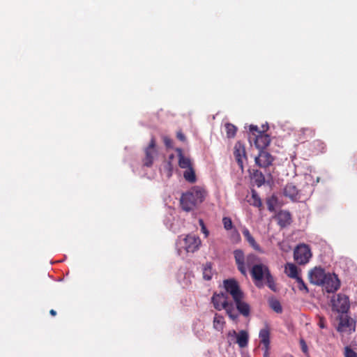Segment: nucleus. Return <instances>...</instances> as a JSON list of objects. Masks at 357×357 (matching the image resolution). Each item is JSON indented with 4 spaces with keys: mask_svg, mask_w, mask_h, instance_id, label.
I'll list each match as a JSON object with an SVG mask.
<instances>
[{
    "mask_svg": "<svg viewBox=\"0 0 357 357\" xmlns=\"http://www.w3.org/2000/svg\"><path fill=\"white\" fill-rule=\"evenodd\" d=\"M225 324L224 317L216 313L213 319L214 328L218 331H222L224 328Z\"/></svg>",
    "mask_w": 357,
    "mask_h": 357,
    "instance_id": "nucleus-23",
    "label": "nucleus"
},
{
    "mask_svg": "<svg viewBox=\"0 0 357 357\" xmlns=\"http://www.w3.org/2000/svg\"><path fill=\"white\" fill-rule=\"evenodd\" d=\"M274 158L264 150L259 151V155L255 157V164L261 168H266L272 165Z\"/></svg>",
    "mask_w": 357,
    "mask_h": 357,
    "instance_id": "nucleus-14",
    "label": "nucleus"
},
{
    "mask_svg": "<svg viewBox=\"0 0 357 357\" xmlns=\"http://www.w3.org/2000/svg\"><path fill=\"white\" fill-rule=\"evenodd\" d=\"M202 231L205 234L206 237H207L208 236L209 232H208V229H206V227H205L204 225H203V227L202 228Z\"/></svg>",
    "mask_w": 357,
    "mask_h": 357,
    "instance_id": "nucleus-43",
    "label": "nucleus"
},
{
    "mask_svg": "<svg viewBox=\"0 0 357 357\" xmlns=\"http://www.w3.org/2000/svg\"><path fill=\"white\" fill-rule=\"evenodd\" d=\"M155 139L152 137L149 146L145 149V157L143 159L144 165L146 167H151L153 163L154 156L156 155L157 151L155 149Z\"/></svg>",
    "mask_w": 357,
    "mask_h": 357,
    "instance_id": "nucleus-12",
    "label": "nucleus"
},
{
    "mask_svg": "<svg viewBox=\"0 0 357 357\" xmlns=\"http://www.w3.org/2000/svg\"><path fill=\"white\" fill-rule=\"evenodd\" d=\"M176 151L177 152L178 157V166L181 169H188L192 167L191 160L183 155V150L181 148H177Z\"/></svg>",
    "mask_w": 357,
    "mask_h": 357,
    "instance_id": "nucleus-19",
    "label": "nucleus"
},
{
    "mask_svg": "<svg viewBox=\"0 0 357 357\" xmlns=\"http://www.w3.org/2000/svg\"><path fill=\"white\" fill-rule=\"evenodd\" d=\"M312 256L310 246L304 243L298 245L294 250V259L299 265L307 264Z\"/></svg>",
    "mask_w": 357,
    "mask_h": 357,
    "instance_id": "nucleus-4",
    "label": "nucleus"
},
{
    "mask_svg": "<svg viewBox=\"0 0 357 357\" xmlns=\"http://www.w3.org/2000/svg\"><path fill=\"white\" fill-rule=\"evenodd\" d=\"M235 262L238 270L243 275H247V268H250V273L255 286L258 288L264 287L263 281L271 273L267 265L260 262V259L254 254H249L245 257L241 250L234 251Z\"/></svg>",
    "mask_w": 357,
    "mask_h": 357,
    "instance_id": "nucleus-1",
    "label": "nucleus"
},
{
    "mask_svg": "<svg viewBox=\"0 0 357 357\" xmlns=\"http://www.w3.org/2000/svg\"><path fill=\"white\" fill-rule=\"evenodd\" d=\"M163 142L167 147H171L172 145V139L168 137H164Z\"/></svg>",
    "mask_w": 357,
    "mask_h": 357,
    "instance_id": "nucleus-40",
    "label": "nucleus"
},
{
    "mask_svg": "<svg viewBox=\"0 0 357 357\" xmlns=\"http://www.w3.org/2000/svg\"><path fill=\"white\" fill-rule=\"evenodd\" d=\"M278 203V198L273 195L266 200V205L268 210L271 212H273L275 210V206Z\"/></svg>",
    "mask_w": 357,
    "mask_h": 357,
    "instance_id": "nucleus-31",
    "label": "nucleus"
},
{
    "mask_svg": "<svg viewBox=\"0 0 357 357\" xmlns=\"http://www.w3.org/2000/svg\"><path fill=\"white\" fill-rule=\"evenodd\" d=\"M234 155L239 167L243 169V160L247 159L245 145L238 141L234 147Z\"/></svg>",
    "mask_w": 357,
    "mask_h": 357,
    "instance_id": "nucleus-13",
    "label": "nucleus"
},
{
    "mask_svg": "<svg viewBox=\"0 0 357 357\" xmlns=\"http://www.w3.org/2000/svg\"><path fill=\"white\" fill-rule=\"evenodd\" d=\"M176 137H177L178 139H179L181 142H184L185 140V137L184 134L181 131L177 132Z\"/></svg>",
    "mask_w": 357,
    "mask_h": 357,
    "instance_id": "nucleus-41",
    "label": "nucleus"
},
{
    "mask_svg": "<svg viewBox=\"0 0 357 357\" xmlns=\"http://www.w3.org/2000/svg\"><path fill=\"white\" fill-rule=\"evenodd\" d=\"M314 145L319 146V149L321 152H323L324 151L326 146L324 144V142H322L321 140H315L314 142Z\"/></svg>",
    "mask_w": 357,
    "mask_h": 357,
    "instance_id": "nucleus-38",
    "label": "nucleus"
},
{
    "mask_svg": "<svg viewBox=\"0 0 357 357\" xmlns=\"http://www.w3.org/2000/svg\"><path fill=\"white\" fill-rule=\"evenodd\" d=\"M320 286L324 287L327 292L333 293L340 288V282L335 274L328 273Z\"/></svg>",
    "mask_w": 357,
    "mask_h": 357,
    "instance_id": "nucleus-11",
    "label": "nucleus"
},
{
    "mask_svg": "<svg viewBox=\"0 0 357 357\" xmlns=\"http://www.w3.org/2000/svg\"><path fill=\"white\" fill-rule=\"evenodd\" d=\"M331 304L332 310L339 314L347 313L350 307L349 297L342 294H338L333 296L331 299Z\"/></svg>",
    "mask_w": 357,
    "mask_h": 357,
    "instance_id": "nucleus-5",
    "label": "nucleus"
},
{
    "mask_svg": "<svg viewBox=\"0 0 357 357\" xmlns=\"http://www.w3.org/2000/svg\"><path fill=\"white\" fill-rule=\"evenodd\" d=\"M285 273L288 277L293 279H296L299 276L297 266L291 263H288L285 266Z\"/></svg>",
    "mask_w": 357,
    "mask_h": 357,
    "instance_id": "nucleus-22",
    "label": "nucleus"
},
{
    "mask_svg": "<svg viewBox=\"0 0 357 357\" xmlns=\"http://www.w3.org/2000/svg\"><path fill=\"white\" fill-rule=\"evenodd\" d=\"M269 305L271 308L277 313H281L282 312L281 304L277 299L272 298L269 300Z\"/></svg>",
    "mask_w": 357,
    "mask_h": 357,
    "instance_id": "nucleus-30",
    "label": "nucleus"
},
{
    "mask_svg": "<svg viewBox=\"0 0 357 357\" xmlns=\"http://www.w3.org/2000/svg\"><path fill=\"white\" fill-rule=\"evenodd\" d=\"M250 131L252 133V135H254V137L256 135H259V132H262L261 131H260L259 130L258 127L257 126H255V125H251L250 126Z\"/></svg>",
    "mask_w": 357,
    "mask_h": 357,
    "instance_id": "nucleus-37",
    "label": "nucleus"
},
{
    "mask_svg": "<svg viewBox=\"0 0 357 357\" xmlns=\"http://www.w3.org/2000/svg\"><path fill=\"white\" fill-rule=\"evenodd\" d=\"M250 205L254 206L255 207H257L260 208L262 206V202L257 195V192L255 190H252V197L250 200H248Z\"/></svg>",
    "mask_w": 357,
    "mask_h": 357,
    "instance_id": "nucleus-25",
    "label": "nucleus"
},
{
    "mask_svg": "<svg viewBox=\"0 0 357 357\" xmlns=\"http://www.w3.org/2000/svg\"><path fill=\"white\" fill-rule=\"evenodd\" d=\"M174 158V154H171L169 156V158H168V161H171L172 162L173 159Z\"/></svg>",
    "mask_w": 357,
    "mask_h": 357,
    "instance_id": "nucleus-45",
    "label": "nucleus"
},
{
    "mask_svg": "<svg viewBox=\"0 0 357 357\" xmlns=\"http://www.w3.org/2000/svg\"><path fill=\"white\" fill-rule=\"evenodd\" d=\"M184 249L187 252H195L199 250L201 245V240L199 236L194 234L187 235L184 239Z\"/></svg>",
    "mask_w": 357,
    "mask_h": 357,
    "instance_id": "nucleus-10",
    "label": "nucleus"
},
{
    "mask_svg": "<svg viewBox=\"0 0 357 357\" xmlns=\"http://www.w3.org/2000/svg\"><path fill=\"white\" fill-rule=\"evenodd\" d=\"M243 235L245 240L248 241L249 245L256 251L262 253L263 250H261V247L259 245V244L255 241L254 237L251 235L250 231L245 228L242 231Z\"/></svg>",
    "mask_w": 357,
    "mask_h": 357,
    "instance_id": "nucleus-20",
    "label": "nucleus"
},
{
    "mask_svg": "<svg viewBox=\"0 0 357 357\" xmlns=\"http://www.w3.org/2000/svg\"><path fill=\"white\" fill-rule=\"evenodd\" d=\"M319 326H320L321 328H324V324H323V322L321 321H320V322H319Z\"/></svg>",
    "mask_w": 357,
    "mask_h": 357,
    "instance_id": "nucleus-47",
    "label": "nucleus"
},
{
    "mask_svg": "<svg viewBox=\"0 0 357 357\" xmlns=\"http://www.w3.org/2000/svg\"><path fill=\"white\" fill-rule=\"evenodd\" d=\"M344 357H357V353L349 347H346L344 349Z\"/></svg>",
    "mask_w": 357,
    "mask_h": 357,
    "instance_id": "nucleus-35",
    "label": "nucleus"
},
{
    "mask_svg": "<svg viewBox=\"0 0 357 357\" xmlns=\"http://www.w3.org/2000/svg\"><path fill=\"white\" fill-rule=\"evenodd\" d=\"M267 286L273 291H277L276 284L275 283V280L272 274L271 273L264 280Z\"/></svg>",
    "mask_w": 357,
    "mask_h": 357,
    "instance_id": "nucleus-32",
    "label": "nucleus"
},
{
    "mask_svg": "<svg viewBox=\"0 0 357 357\" xmlns=\"http://www.w3.org/2000/svg\"><path fill=\"white\" fill-rule=\"evenodd\" d=\"M183 177L189 183H193L196 182L197 178L192 167L186 169L183 173Z\"/></svg>",
    "mask_w": 357,
    "mask_h": 357,
    "instance_id": "nucleus-24",
    "label": "nucleus"
},
{
    "mask_svg": "<svg viewBox=\"0 0 357 357\" xmlns=\"http://www.w3.org/2000/svg\"><path fill=\"white\" fill-rule=\"evenodd\" d=\"M227 136L228 138H232L236 135L237 128L230 123H227L225 125Z\"/></svg>",
    "mask_w": 357,
    "mask_h": 357,
    "instance_id": "nucleus-29",
    "label": "nucleus"
},
{
    "mask_svg": "<svg viewBox=\"0 0 357 357\" xmlns=\"http://www.w3.org/2000/svg\"><path fill=\"white\" fill-rule=\"evenodd\" d=\"M163 174L167 178H169L173 174V165L171 161H167L164 165L162 169Z\"/></svg>",
    "mask_w": 357,
    "mask_h": 357,
    "instance_id": "nucleus-28",
    "label": "nucleus"
},
{
    "mask_svg": "<svg viewBox=\"0 0 357 357\" xmlns=\"http://www.w3.org/2000/svg\"><path fill=\"white\" fill-rule=\"evenodd\" d=\"M50 314L52 316H56V312L54 310L52 309V310H50Z\"/></svg>",
    "mask_w": 357,
    "mask_h": 357,
    "instance_id": "nucleus-44",
    "label": "nucleus"
},
{
    "mask_svg": "<svg viewBox=\"0 0 357 357\" xmlns=\"http://www.w3.org/2000/svg\"><path fill=\"white\" fill-rule=\"evenodd\" d=\"M284 195L292 201L296 202L301 199V193L297 187L292 183H287L284 188Z\"/></svg>",
    "mask_w": 357,
    "mask_h": 357,
    "instance_id": "nucleus-16",
    "label": "nucleus"
},
{
    "mask_svg": "<svg viewBox=\"0 0 357 357\" xmlns=\"http://www.w3.org/2000/svg\"><path fill=\"white\" fill-rule=\"evenodd\" d=\"M275 219L281 228L287 227L292 222L291 215L288 211H280L275 215Z\"/></svg>",
    "mask_w": 357,
    "mask_h": 357,
    "instance_id": "nucleus-17",
    "label": "nucleus"
},
{
    "mask_svg": "<svg viewBox=\"0 0 357 357\" xmlns=\"http://www.w3.org/2000/svg\"><path fill=\"white\" fill-rule=\"evenodd\" d=\"M255 144L259 151L264 150L271 142V137L268 134L259 132V135H256L253 138Z\"/></svg>",
    "mask_w": 357,
    "mask_h": 357,
    "instance_id": "nucleus-18",
    "label": "nucleus"
},
{
    "mask_svg": "<svg viewBox=\"0 0 357 357\" xmlns=\"http://www.w3.org/2000/svg\"><path fill=\"white\" fill-rule=\"evenodd\" d=\"M300 344H301V349H302L303 352L306 354L307 352V346L305 340L301 339L300 340Z\"/></svg>",
    "mask_w": 357,
    "mask_h": 357,
    "instance_id": "nucleus-39",
    "label": "nucleus"
},
{
    "mask_svg": "<svg viewBox=\"0 0 357 357\" xmlns=\"http://www.w3.org/2000/svg\"><path fill=\"white\" fill-rule=\"evenodd\" d=\"M227 337L229 344L236 343L241 348H245L248 346L249 335L245 330H241L238 333L234 330L229 331Z\"/></svg>",
    "mask_w": 357,
    "mask_h": 357,
    "instance_id": "nucleus-6",
    "label": "nucleus"
},
{
    "mask_svg": "<svg viewBox=\"0 0 357 357\" xmlns=\"http://www.w3.org/2000/svg\"><path fill=\"white\" fill-rule=\"evenodd\" d=\"M263 349H264V357H268L269 356V346H267L266 347H264L263 346Z\"/></svg>",
    "mask_w": 357,
    "mask_h": 357,
    "instance_id": "nucleus-42",
    "label": "nucleus"
},
{
    "mask_svg": "<svg viewBox=\"0 0 357 357\" xmlns=\"http://www.w3.org/2000/svg\"><path fill=\"white\" fill-rule=\"evenodd\" d=\"M211 302L215 310L218 311L225 310L231 320L236 321L238 319V314L236 312L234 303L229 301L227 294L224 292L214 293L211 298Z\"/></svg>",
    "mask_w": 357,
    "mask_h": 357,
    "instance_id": "nucleus-3",
    "label": "nucleus"
},
{
    "mask_svg": "<svg viewBox=\"0 0 357 357\" xmlns=\"http://www.w3.org/2000/svg\"><path fill=\"white\" fill-rule=\"evenodd\" d=\"M213 277L212 264L207 262L203 267V278L206 280H211Z\"/></svg>",
    "mask_w": 357,
    "mask_h": 357,
    "instance_id": "nucleus-26",
    "label": "nucleus"
},
{
    "mask_svg": "<svg viewBox=\"0 0 357 357\" xmlns=\"http://www.w3.org/2000/svg\"><path fill=\"white\" fill-rule=\"evenodd\" d=\"M234 305H235L236 310L245 317H248L250 314V305L245 301V294L243 296H241L240 297L236 298L232 302Z\"/></svg>",
    "mask_w": 357,
    "mask_h": 357,
    "instance_id": "nucleus-15",
    "label": "nucleus"
},
{
    "mask_svg": "<svg viewBox=\"0 0 357 357\" xmlns=\"http://www.w3.org/2000/svg\"><path fill=\"white\" fill-rule=\"evenodd\" d=\"M298 283V288L300 291H305V293H308L309 290H308V288L307 287V285L305 284V283L304 282L303 280L300 277L298 276L297 278L295 279Z\"/></svg>",
    "mask_w": 357,
    "mask_h": 357,
    "instance_id": "nucleus-33",
    "label": "nucleus"
},
{
    "mask_svg": "<svg viewBox=\"0 0 357 357\" xmlns=\"http://www.w3.org/2000/svg\"><path fill=\"white\" fill-rule=\"evenodd\" d=\"M207 191L201 186H194L182 194L180 198L181 208L186 212L193 211L202 204L207 196Z\"/></svg>",
    "mask_w": 357,
    "mask_h": 357,
    "instance_id": "nucleus-2",
    "label": "nucleus"
},
{
    "mask_svg": "<svg viewBox=\"0 0 357 357\" xmlns=\"http://www.w3.org/2000/svg\"><path fill=\"white\" fill-rule=\"evenodd\" d=\"M301 132L303 135H306L307 137H314V134H315L314 130L309 128H303L301 130Z\"/></svg>",
    "mask_w": 357,
    "mask_h": 357,
    "instance_id": "nucleus-36",
    "label": "nucleus"
},
{
    "mask_svg": "<svg viewBox=\"0 0 357 357\" xmlns=\"http://www.w3.org/2000/svg\"><path fill=\"white\" fill-rule=\"evenodd\" d=\"M222 223L224 225V228L226 230H231L233 228V223L231 219L229 217H224L222 218Z\"/></svg>",
    "mask_w": 357,
    "mask_h": 357,
    "instance_id": "nucleus-34",
    "label": "nucleus"
},
{
    "mask_svg": "<svg viewBox=\"0 0 357 357\" xmlns=\"http://www.w3.org/2000/svg\"><path fill=\"white\" fill-rule=\"evenodd\" d=\"M259 337L263 346L270 345V329L267 326L260 330Z\"/></svg>",
    "mask_w": 357,
    "mask_h": 357,
    "instance_id": "nucleus-21",
    "label": "nucleus"
},
{
    "mask_svg": "<svg viewBox=\"0 0 357 357\" xmlns=\"http://www.w3.org/2000/svg\"><path fill=\"white\" fill-rule=\"evenodd\" d=\"M252 178L255 179V181L257 186L262 185L265 182V178L261 172L259 170H255L252 174Z\"/></svg>",
    "mask_w": 357,
    "mask_h": 357,
    "instance_id": "nucleus-27",
    "label": "nucleus"
},
{
    "mask_svg": "<svg viewBox=\"0 0 357 357\" xmlns=\"http://www.w3.org/2000/svg\"><path fill=\"white\" fill-rule=\"evenodd\" d=\"M199 224H200L201 227H202L203 225H204V221L202 220H199Z\"/></svg>",
    "mask_w": 357,
    "mask_h": 357,
    "instance_id": "nucleus-46",
    "label": "nucleus"
},
{
    "mask_svg": "<svg viewBox=\"0 0 357 357\" xmlns=\"http://www.w3.org/2000/svg\"><path fill=\"white\" fill-rule=\"evenodd\" d=\"M327 274L324 268L316 266L309 271L308 278L311 283L320 286L326 280Z\"/></svg>",
    "mask_w": 357,
    "mask_h": 357,
    "instance_id": "nucleus-9",
    "label": "nucleus"
},
{
    "mask_svg": "<svg viewBox=\"0 0 357 357\" xmlns=\"http://www.w3.org/2000/svg\"><path fill=\"white\" fill-rule=\"evenodd\" d=\"M338 326L337 330L339 332L354 331L356 321L349 317L347 313H341L338 316Z\"/></svg>",
    "mask_w": 357,
    "mask_h": 357,
    "instance_id": "nucleus-8",
    "label": "nucleus"
},
{
    "mask_svg": "<svg viewBox=\"0 0 357 357\" xmlns=\"http://www.w3.org/2000/svg\"><path fill=\"white\" fill-rule=\"evenodd\" d=\"M223 286L226 291L225 294H229L233 301L244 294L238 282L234 279L225 280Z\"/></svg>",
    "mask_w": 357,
    "mask_h": 357,
    "instance_id": "nucleus-7",
    "label": "nucleus"
}]
</instances>
